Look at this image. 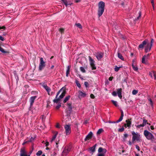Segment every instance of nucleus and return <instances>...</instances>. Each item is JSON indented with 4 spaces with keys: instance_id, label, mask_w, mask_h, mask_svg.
Here are the masks:
<instances>
[{
    "instance_id": "1",
    "label": "nucleus",
    "mask_w": 156,
    "mask_h": 156,
    "mask_svg": "<svg viewBox=\"0 0 156 156\" xmlns=\"http://www.w3.org/2000/svg\"><path fill=\"white\" fill-rule=\"evenodd\" d=\"M153 40H151V42H150V43H148L146 41H143L142 43L140 44L139 46V47L140 48H142L144 47V45L147 44V46L145 48V51L146 52H147L149 51H150L151 48L153 44Z\"/></svg>"
},
{
    "instance_id": "2",
    "label": "nucleus",
    "mask_w": 156,
    "mask_h": 156,
    "mask_svg": "<svg viewBox=\"0 0 156 156\" xmlns=\"http://www.w3.org/2000/svg\"><path fill=\"white\" fill-rule=\"evenodd\" d=\"M105 3L102 1L99 2L98 4V15L99 17H100L103 14L104 11Z\"/></svg>"
},
{
    "instance_id": "3",
    "label": "nucleus",
    "mask_w": 156,
    "mask_h": 156,
    "mask_svg": "<svg viewBox=\"0 0 156 156\" xmlns=\"http://www.w3.org/2000/svg\"><path fill=\"white\" fill-rule=\"evenodd\" d=\"M144 134L147 139L151 140L152 142L154 141V137L151 133L147 130H145Z\"/></svg>"
},
{
    "instance_id": "4",
    "label": "nucleus",
    "mask_w": 156,
    "mask_h": 156,
    "mask_svg": "<svg viewBox=\"0 0 156 156\" xmlns=\"http://www.w3.org/2000/svg\"><path fill=\"white\" fill-rule=\"evenodd\" d=\"M133 135L132 141L134 142L135 141H139L140 140V135L137 133H135L134 131L132 132Z\"/></svg>"
},
{
    "instance_id": "5",
    "label": "nucleus",
    "mask_w": 156,
    "mask_h": 156,
    "mask_svg": "<svg viewBox=\"0 0 156 156\" xmlns=\"http://www.w3.org/2000/svg\"><path fill=\"white\" fill-rule=\"evenodd\" d=\"M45 62L44 61L43 58H40V62L39 65V70L41 71L45 66Z\"/></svg>"
},
{
    "instance_id": "6",
    "label": "nucleus",
    "mask_w": 156,
    "mask_h": 156,
    "mask_svg": "<svg viewBox=\"0 0 156 156\" xmlns=\"http://www.w3.org/2000/svg\"><path fill=\"white\" fill-rule=\"evenodd\" d=\"M89 59L90 61V64L92 70L95 69L96 67L94 64V61L90 56H89Z\"/></svg>"
},
{
    "instance_id": "7",
    "label": "nucleus",
    "mask_w": 156,
    "mask_h": 156,
    "mask_svg": "<svg viewBox=\"0 0 156 156\" xmlns=\"http://www.w3.org/2000/svg\"><path fill=\"white\" fill-rule=\"evenodd\" d=\"M64 128L65 130V133L67 135H69L71 132V129L70 126L68 125H66L65 126Z\"/></svg>"
},
{
    "instance_id": "8",
    "label": "nucleus",
    "mask_w": 156,
    "mask_h": 156,
    "mask_svg": "<svg viewBox=\"0 0 156 156\" xmlns=\"http://www.w3.org/2000/svg\"><path fill=\"white\" fill-rule=\"evenodd\" d=\"M71 147H67L64 148L62 152V155L63 156H66L68 153L70 151Z\"/></svg>"
},
{
    "instance_id": "9",
    "label": "nucleus",
    "mask_w": 156,
    "mask_h": 156,
    "mask_svg": "<svg viewBox=\"0 0 156 156\" xmlns=\"http://www.w3.org/2000/svg\"><path fill=\"white\" fill-rule=\"evenodd\" d=\"M150 55V54H148L147 55L144 56L142 58V62L144 64H147V60L148 59V58Z\"/></svg>"
},
{
    "instance_id": "10",
    "label": "nucleus",
    "mask_w": 156,
    "mask_h": 156,
    "mask_svg": "<svg viewBox=\"0 0 156 156\" xmlns=\"http://www.w3.org/2000/svg\"><path fill=\"white\" fill-rule=\"evenodd\" d=\"M20 152V156H30L27 155V152L24 148H22L21 149Z\"/></svg>"
},
{
    "instance_id": "11",
    "label": "nucleus",
    "mask_w": 156,
    "mask_h": 156,
    "mask_svg": "<svg viewBox=\"0 0 156 156\" xmlns=\"http://www.w3.org/2000/svg\"><path fill=\"white\" fill-rule=\"evenodd\" d=\"M78 93L79 94L78 95V97L80 98L85 97L86 95V93L80 90H79L78 91Z\"/></svg>"
},
{
    "instance_id": "12",
    "label": "nucleus",
    "mask_w": 156,
    "mask_h": 156,
    "mask_svg": "<svg viewBox=\"0 0 156 156\" xmlns=\"http://www.w3.org/2000/svg\"><path fill=\"white\" fill-rule=\"evenodd\" d=\"M43 87L48 92V94L49 95L50 92L51 91V89L46 84H44L43 85Z\"/></svg>"
},
{
    "instance_id": "13",
    "label": "nucleus",
    "mask_w": 156,
    "mask_h": 156,
    "mask_svg": "<svg viewBox=\"0 0 156 156\" xmlns=\"http://www.w3.org/2000/svg\"><path fill=\"white\" fill-rule=\"evenodd\" d=\"M61 91V90H60L57 93L56 95L55 98L53 100V102L54 103H58V102L59 101L60 99L59 98H58V96L60 92Z\"/></svg>"
},
{
    "instance_id": "14",
    "label": "nucleus",
    "mask_w": 156,
    "mask_h": 156,
    "mask_svg": "<svg viewBox=\"0 0 156 156\" xmlns=\"http://www.w3.org/2000/svg\"><path fill=\"white\" fill-rule=\"evenodd\" d=\"M117 94L119 98L121 99L122 98V89L121 88H119L117 90Z\"/></svg>"
},
{
    "instance_id": "15",
    "label": "nucleus",
    "mask_w": 156,
    "mask_h": 156,
    "mask_svg": "<svg viewBox=\"0 0 156 156\" xmlns=\"http://www.w3.org/2000/svg\"><path fill=\"white\" fill-rule=\"evenodd\" d=\"M93 135V133L91 132H90L86 136L85 139V140L87 141V140H89L90 139L92 138V136Z\"/></svg>"
},
{
    "instance_id": "16",
    "label": "nucleus",
    "mask_w": 156,
    "mask_h": 156,
    "mask_svg": "<svg viewBox=\"0 0 156 156\" xmlns=\"http://www.w3.org/2000/svg\"><path fill=\"white\" fill-rule=\"evenodd\" d=\"M98 151V153H106L107 152V150L105 148L100 147L99 148Z\"/></svg>"
},
{
    "instance_id": "17",
    "label": "nucleus",
    "mask_w": 156,
    "mask_h": 156,
    "mask_svg": "<svg viewBox=\"0 0 156 156\" xmlns=\"http://www.w3.org/2000/svg\"><path fill=\"white\" fill-rule=\"evenodd\" d=\"M103 54L101 52L98 53L96 55L97 58L98 60H100L103 57Z\"/></svg>"
},
{
    "instance_id": "18",
    "label": "nucleus",
    "mask_w": 156,
    "mask_h": 156,
    "mask_svg": "<svg viewBox=\"0 0 156 156\" xmlns=\"http://www.w3.org/2000/svg\"><path fill=\"white\" fill-rule=\"evenodd\" d=\"M126 123L124 124V126L126 127V126L130 127L131 124V122L129 119L126 120Z\"/></svg>"
},
{
    "instance_id": "19",
    "label": "nucleus",
    "mask_w": 156,
    "mask_h": 156,
    "mask_svg": "<svg viewBox=\"0 0 156 156\" xmlns=\"http://www.w3.org/2000/svg\"><path fill=\"white\" fill-rule=\"evenodd\" d=\"M124 116L123 113L122 111L121 112V115L119 119L117 120L116 122H113L112 123H118L121 121L123 119V118Z\"/></svg>"
},
{
    "instance_id": "20",
    "label": "nucleus",
    "mask_w": 156,
    "mask_h": 156,
    "mask_svg": "<svg viewBox=\"0 0 156 156\" xmlns=\"http://www.w3.org/2000/svg\"><path fill=\"white\" fill-rule=\"evenodd\" d=\"M36 96H33L31 97L30 99V105L32 106L34 102V101L36 98Z\"/></svg>"
},
{
    "instance_id": "21",
    "label": "nucleus",
    "mask_w": 156,
    "mask_h": 156,
    "mask_svg": "<svg viewBox=\"0 0 156 156\" xmlns=\"http://www.w3.org/2000/svg\"><path fill=\"white\" fill-rule=\"evenodd\" d=\"M138 14L139 15L137 17V18H135L134 20L136 21H137L139 20L141 18V12L139 11L138 12Z\"/></svg>"
},
{
    "instance_id": "22",
    "label": "nucleus",
    "mask_w": 156,
    "mask_h": 156,
    "mask_svg": "<svg viewBox=\"0 0 156 156\" xmlns=\"http://www.w3.org/2000/svg\"><path fill=\"white\" fill-rule=\"evenodd\" d=\"M66 92L65 91H63L62 92V93L61 94V95H60L59 97V98L61 99H62V98H63L65 96V94H66Z\"/></svg>"
},
{
    "instance_id": "23",
    "label": "nucleus",
    "mask_w": 156,
    "mask_h": 156,
    "mask_svg": "<svg viewBox=\"0 0 156 156\" xmlns=\"http://www.w3.org/2000/svg\"><path fill=\"white\" fill-rule=\"evenodd\" d=\"M132 66L133 69L135 71H137L138 70V68L136 66L134 65V64L132 63Z\"/></svg>"
},
{
    "instance_id": "24",
    "label": "nucleus",
    "mask_w": 156,
    "mask_h": 156,
    "mask_svg": "<svg viewBox=\"0 0 156 156\" xmlns=\"http://www.w3.org/2000/svg\"><path fill=\"white\" fill-rule=\"evenodd\" d=\"M62 1L63 3L64 4L66 5V6H67L68 5H70L71 4L69 3L68 4V2L67 0H61Z\"/></svg>"
},
{
    "instance_id": "25",
    "label": "nucleus",
    "mask_w": 156,
    "mask_h": 156,
    "mask_svg": "<svg viewBox=\"0 0 156 156\" xmlns=\"http://www.w3.org/2000/svg\"><path fill=\"white\" fill-rule=\"evenodd\" d=\"M58 134V132H56L55 134H54V135L53 136L51 140V142H52L55 139L57 135Z\"/></svg>"
},
{
    "instance_id": "26",
    "label": "nucleus",
    "mask_w": 156,
    "mask_h": 156,
    "mask_svg": "<svg viewBox=\"0 0 156 156\" xmlns=\"http://www.w3.org/2000/svg\"><path fill=\"white\" fill-rule=\"evenodd\" d=\"M118 57L119 58H120V59H121V60H124L123 57L122 56V55L121 54H120L119 53V52L118 53Z\"/></svg>"
},
{
    "instance_id": "27",
    "label": "nucleus",
    "mask_w": 156,
    "mask_h": 156,
    "mask_svg": "<svg viewBox=\"0 0 156 156\" xmlns=\"http://www.w3.org/2000/svg\"><path fill=\"white\" fill-rule=\"evenodd\" d=\"M122 67V66L119 67H117V66H115L114 68L115 71L116 72H117L119 71V69Z\"/></svg>"
},
{
    "instance_id": "28",
    "label": "nucleus",
    "mask_w": 156,
    "mask_h": 156,
    "mask_svg": "<svg viewBox=\"0 0 156 156\" xmlns=\"http://www.w3.org/2000/svg\"><path fill=\"white\" fill-rule=\"evenodd\" d=\"M70 98V96H66L65 98L64 99L63 101V102L65 103L66 102V101L69 99Z\"/></svg>"
},
{
    "instance_id": "29",
    "label": "nucleus",
    "mask_w": 156,
    "mask_h": 156,
    "mask_svg": "<svg viewBox=\"0 0 156 156\" xmlns=\"http://www.w3.org/2000/svg\"><path fill=\"white\" fill-rule=\"evenodd\" d=\"M146 123L150 125V124H149L148 122H147V120H145V119H144L143 123L142 124L143 125H144V126L146 125Z\"/></svg>"
},
{
    "instance_id": "30",
    "label": "nucleus",
    "mask_w": 156,
    "mask_h": 156,
    "mask_svg": "<svg viewBox=\"0 0 156 156\" xmlns=\"http://www.w3.org/2000/svg\"><path fill=\"white\" fill-rule=\"evenodd\" d=\"M103 131V129H99L97 132V135H99L101 134Z\"/></svg>"
},
{
    "instance_id": "31",
    "label": "nucleus",
    "mask_w": 156,
    "mask_h": 156,
    "mask_svg": "<svg viewBox=\"0 0 156 156\" xmlns=\"http://www.w3.org/2000/svg\"><path fill=\"white\" fill-rule=\"evenodd\" d=\"M69 70H70V66H68L67 67V69L66 72V76H68V74H69Z\"/></svg>"
},
{
    "instance_id": "32",
    "label": "nucleus",
    "mask_w": 156,
    "mask_h": 156,
    "mask_svg": "<svg viewBox=\"0 0 156 156\" xmlns=\"http://www.w3.org/2000/svg\"><path fill=\"white\" fill-rule=\"evenodd\" d=\"M76 83L77 86H78V87L79 88H80L81 87V85L79 83L78 81L76 80Z\"/></svg>"
},
{
    "instance_id": "33",
    "label": "nucleus",
    "mask_w": 156,
    "mask_h": 156,
    "mask_svg": "<svg viewBox=\"0 0 156 156\" xmlns=\"http://www.w3.org/2000/svg\"><path fill=\"white\" fill-rule=\"evenodd\" d=\"M105 153H98L97 154V156H105Z\"/></svg>"
},
{
    "instance_id": "34",
    "label": "nucleus",
    "mask_w": 156,
    "mask_h": 156,
    "mask_svg": "<svg viewBox=\"0 0 156 156\" xmlns=\"http://www.w3.org/2000/svg\"><path fill=\"white\" fill-rule=\"evenodd\" d=\"M67 105L68 107V108L69 109V110H71L72 109L71 104H70V103H68L67 104Z\"/></svg>"
},
{
    "instance_id": "35",
    "label": "nucleus",
    "mask_w": 156,
    "mask_h": 156,
    "mask_svg": "<svg viewBox=\"0 0 156 156\" xmlns=\"http://www.w3.org/2000/svg\"><path fill=\"white\" fill-rule=\"evenodd\" d=\"M65 31V29L64 28H60L59 29V31L60 33H61V34L64 33Z\"/></svg>"
},
{
    "instance_id": "36",
    "label": "nucleus",
    "mask_w": 156,
    "mask_h": 156,
    "mask_svg": "<svg viewBox=\"0 0 156 156\" xmlns=\"http://www.w3.org/2000/svg\"><path fill=\"white\" fill-rule=\"evenodd\" d=\"M80 71L83 73H85L86 72V70L83 67H81L80 68Z\"/></svg>"
},
{
    "instance_id": "37",
    "label": "nucleus",
    "mask_w": 156,
    "mask_h": 156,
    "mask_svg": "<svg viewBox=\"0 0 156 156\" xmlns=\"http://www.w3.org/2000/svg\"><path fill=\"white\" fill-rule=\"evenodd\" d=\"M76 25L79 28L82 29V26L80 23H78L76 24Z\"/></svg>"
},
{
    "instance_id": "38",
    "label": "nucleus",
    "mask_w": 156,
    "mask_h": 156,
    "mask_svg": "<svg viewBox=\"0 0 156 156\" xmlns=\"http://www.w3.org/2000/svg\"><path fill=\"white\" fill-rule=\"evenodd\" d=\"M112 102L113 104L115 106H117V103L116 101H114V100H112Z\"/></svg>"
},
{
    "instance_id": "39",
    "label": "nucleus",
    "mask_w": 156,
    "mask_h": 156,
    "mask_svg": "<svg viewBox=\"0 0 156 156\" xmlns=\"http://www.w3.org/2000/svg\"><path fill=\"white\" fill-rule=\"evenodd\" d=\"M138 92V90H133L132 93L133 95H135Z\"/></svg>"
},
{
    "instance_id": "40",
    "label": "nucleus",
    "mask_w": 156,
    "mask_h": 156,
    "mask_svg": "<svg viewBox=\"0 0 156 156\" xmlns=\"http://www.w3.org/2000/svg\"><path fill=\"white\" fill-rule=\"evenodd\" d=\"M42 153V151H38L36 153V155L37 156H39L41 155Z\"/></svg>"
},
{
    "instance_id": "41",
    "label": "nucleus",
    "mask_w": 156,
    "mask_h": 156,
    "mask_svg": "<svg viewBox=\"0 0 156 156\" xmlns=\"http://www.w3.org/2000/svg\"><path fill=\"white\" fill-rule=\"evenodd\" d=\"M136 126L137 128H140V127H143L144 126V125H143L142 124L138 125Z\"/></svg>"
},
{
    "instance_id": "42",
    "label": "nucleus",
    "mask_w": 156,
    "mask_h": 156,
    "mask_svg": "<svg viewBox=\"0 0 156 156\" xmlns=\"http://www.w3.org/2000/svg\"><path fill=\"white\" fill-rule=\"evenodd\" d=\"M124 130V128L123 127H122L120 129H119L118 130V131L119 132H122Z\"/></svg>"
},
{
    "instance_id": "43",
    "label": "nucleus",
    "mask_w": 156,
    "mask_h": 156,
    "mask_svg": "<svg viewBox=\"0 0 156 156\" xmlns=\"http://www.w3.org/2000/svg\"><path fill=\"white\" fill-rule=\"evenodd\" d=\"M153 74L154 76V79L156 80V73L154 71H153Z\"/></svg>"
},
{
    "instance_id": "44",
    "label": "nucleus",
    "mask_w": 156,
    "mask_h": 156,
    "mask_svg": "<svg viewBox=\"0 0 156 156\" xmlns=\"http://www.w3.org/2000/svg\"><path fill=\"white\" fill-rule=\"evenodd\" d=\"M148 100L150 101V104L152 106L153 105V103L151 99H148Z\"/></svg>"
},
{
    "instance_id": "45",
    "label": "nucleus",
    "mask_w": 156,
    "mask_h": 156,
    "mask_svg": "<svg viewBox=\"0 0 156 156\" xmlns=\"http://www.w3.org/2000/svg\"><path fill=\"white\" fill-rule=\"evenodd\" d=\"M84 85L86 87H87L88 86L89 84L87 82H84Z\"/></svg>"
},
{
    "instance_id": "46",
    "label": "nucleus",
    "mask_w": 156,
    "mask_h": 156,
    "mask_svg": "<svg viewBox=\"0 0 156 156\" xmlns=\"http://www.w3.org/2000/svg\"><path fill=\"white\" fill-rule=\"evenodd\" d=\"M6 29V27L5 26H4L2 27L0 26V30L2 29H3L4 30H5Z\"/></svg>"
},
{
    "instance_id": "47",
    "label": "nucleus",
    "mask_w": 156,
    "mask_h": 156,
    "mask_svg": "<svg viewBox=\"0 0 156 156\" xmlns=\"http://www.w3.org/2000/svg\"><path fill=\"white\" fill-rule=\"evenodd\" d=\"M112 95L114 96H116L117 95V93L115 91H113L112 93Z\"/></svg>"
},
{
    "instance_id": "48",
    "label": "nucleus",
    "mask_w": 156,
    "mask_h": 156,
    "mask_svg": "<svg viewBox=\"0 0 156 156\" xmlns=\"http://www.w3.org/2000/svg\"><path fill=\"white\" fill-rule=\"evenodd\" d=\"M90 150L93 152H94L95 151V148L94 147H92L90 149Z\"/></svg>"
},
{
    "instance_id": "49",
    "label": "nucleus",
    "mask_w": 156,
    "mask_h": 156,
    "mask_svg": "<svg viewBox=\"0 0 156 156\" xmlns=\"http://www.w3.org/2000/svg\"><path fill=\"white\" fill-rule=\"evenodd\" d=\"M90 97L91 98H92V99H94L95 97H94V95L93 94H91L90 95Z\"/></svg>"
},
{
    "instance_id": "50",
    "label": "nucleus",
    "mask_w": 156,
    "mask_h": 156,
    "mask_svg": "<svg viewBox=\"0 0 156 156\" xmlns=\"http://www.w3.org/2000/svg\"><path fill=\"white\" fill-rule=\"evenodd\" d=\"M61 106V105H58L57 106H56V108L57 109H58L59 108H60Z\"/></svg>"
},
{
    "instance_id": "51",
    "label": "nucleus",
    "mask_w": 156,
    "mask_h": 156,
    "mask_svg": "<svg viewBox=\"0 0 156 156\" xmlns=\"http://www.w3.org/2000/svg\"><path fill=\"white\" fill-rule=\"evenodd\" d=\"M136 149H137V150L138 151H139L140 150V147H139V146H138V145H136Z\"/></svg>"
},
{
    "instance_id": "52",
    "label": "nucleus",
    "mask_w": 156,
    "mask_h": 156,
    "mask_svg": "<svg viewBox=\"0 0 156 156\" xmlns=\"http://www.w3.org/2000/svg\"><path fill=\"white\" fill-rule=\"evenodd\" d=\"M56 126L57 128H61L60 125L58 124H57Z\"/></svg>"
},
{
    "instance_id": "53",
    "label": "nucleus",
    "mask_w": 156,
    "mask_h": 156,
    "mask_svg": "<svg viewBox=\"0 0 156 156\" xmlns=\"http://www.w3.org/2000/svg\"><path fill=\"white\" fill-rule=\"evenodd\" d=\"M81 1V0H75V3H77L80 2Z\"/></svg>"
},
{
    "instance_id": "54",
    "label": "nucleus",
    "mask_w": 156,
    "mask_h": 156,
    "mask_svg": "<svg viewBox=\"0 0 156 156\" xmlns=\"http://www.w3.org/2000/svg\"><path fill=\"white\" fill-rule=\"evenodd\" d=\"M113 78V77H110L109 78V80H110V81H111L112 80V79Z\"/></svg>"
},
{
    "instance_id": "55",
    "label": "nucleus",
    "mask_w": 156,
    "mask_h": 156,
    "mask_svg": "<svg viewBox=\"0 0 156 156\" xmlns=\"http://www.w3.org/2000/svg\"><path fill=\"white\" fill-rule=\"evenodd\" d=\"M124 136L125 138H126L128 136V135L127 134H124Z\"/></svg>"
},
{
    "instance_id": "56",
    "label": "nucleus",
    "mask_w": 156,
    "mask_h": 156,
    "mask_svg": "<svg viewBox=\"0 0 156 156\" xmlns=\"http://www.w3.org/2000/svg\"><path fill=\"white\" fill-rule=\"evenodd\" d=\"M151 3L152 4V5H153L154 4V0H151Z\"/></svg>"
},
{
    "instance_id": "57",
    "label": "nucleus",
    "mask_w": 156,
    "mask_h": 156,
    "mask_svg": "<svg viewBox=\"0 0 156 156\" xmlns=\"http://www.w3.org/2000/svg\"><path fill=\"white\" fill-rule=\"evenodd\" d=\"M34 140V139H33V138L31 137V138L30 139V140H29L28 141V142H31V141H32V140Z\"/></svg>"
},
{
    "instance_id": "58",
    "label": "nucleus",
    "mask_w": 156,
    "mask_h": 156,
    "mask_svg": "<svg viewBox=\"0 0 156 156\" xmlns=\"http://www.w3.org/2000/svg\"><path fill=\"white\" fill-rule=\"evenodd\" d=\"M151 129H152V130H153L154 129V126H151Z\"/></svg>"
},
{
    "instance_id": "59",
    "label": "nucleus",
    "mask_w": 156,
    "mask_h": 156,
    "mask_svg": "<svg viewBox=\"0 0 156 156\" xmlns=\"http://www.w3.org/2000/svg\"><path fill=\"white\" fill-rule=\"evenodd\" d=\"M152 74H153V73L152 74V73H149V75L151 77H152Z\"/></svg>"
},
{
    "instance_id": "60",
    "label": "nucleus",
    "mask_w": 156,
    "mask_h": 156,
    "mask_svg": "<svg viewBox=\"0 0 156 156\" xmlns=\"http://www.w3.org/2000/svg\"><path fill=\"white\" fill-rule=\"evenodd\" d=\"M4 37L0 35V39H4Z\"/></svg>"
},
{
    "instance_id": "61",
    "label": "nucleus",
    "mask_w": 156,
    "mask_h": 156,
    "mask_svg": "<svg viewBox=\"0 0 156 156\" xmlns=\"http://www.w3.org/2000/svg\"><path fill=\"white\" fill-rule=\"evenodd\" d=\"M47 144H46V146H48V144H49V143L48 142H46Z\"/></svg>"
},
{
    "instance_id": "62",
    "label": "nucleus",
    "mask_w": 156,
    "mask_h": 156,
    "mask_svg": "<svg viewBox=\"0 0 156 156\" xmlns=\"http://www.w3.org/2000/svg\"><path fill=\"white\" fill-rule=\"evenodd\" d=\"M27 142V141H26L25 142L23 143V145H24L25 143H26Z\"/></svg>"
},
{
    "instance_id": "63",
    "label": "nucleus",
    "mask_w": 156,
    "mask_h": 156,
    "mask_svg": "<svg viewBox=\"0 0 156 156\" xmlns=\"http://www.w3.org/2000/svg\"><path fill=\"white\" fill-rule=\"evenodd\" d=\"M54 66L53 65V66H51V69H53V68H54Z\"/></svg>"
},
{
    "instance_id": "64",
    "label": "nucleus",
    "mask_w": 156,
    "mask_h": 156,
    "mask_svg": "<svg viewBox=\"0 0 156 156\" xmlns=\"http://www.w3.org/2000/svg\"><path fill=\"white\" fill-rule=\"evenodd\" d=\"M129 144L130 145H132V143L131 142H129Z\"/></svg>"
}]
</instances>
